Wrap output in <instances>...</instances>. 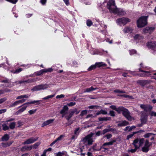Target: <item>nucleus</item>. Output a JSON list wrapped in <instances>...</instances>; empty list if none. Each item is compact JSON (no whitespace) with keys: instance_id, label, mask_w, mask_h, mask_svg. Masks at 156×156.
I'll use <instances>...</instances> for the list:
<instances>
[{"instance_id":"f257e3e1","label":"nucleus","mask_w":156,"mask_h":156,"mask_svg":"<svg viewBox=\"0 0 156 156\" xmlns=\"http://www.w3.org/2000/svg\"><path fill=\"white\" fill-rule=\"evenodd\" d=\"M107 8L109 10L111 13H114L118 15L123 16L126 14V12L123 9H117L115 5V1L110 0L108 2L107 4Z\"/></svg>"},{"instance_id":"f03ea898","label":"nucleus","mask_w":156,"mask_h":156,"mask_svg":"<svg viewBox=\"0 0 156 156\" xmlns=\"http://www.w3.org/2000/svg\"><path fill=\"white\" fill-rule=\"evenodd\" d=\"M94 135V133H91L90 134L86 136L82 140L83 143L86 145H90L92 144L94 142L92 137Z\"/></svg>"},{"instance_id":"7ed1b4c3","label":"nucleus","mask_w":156,"mask_h":156,"mask_svg":"<svg viewBox=\"0 0 156 156\" xmlns=\"http://www.w3.org/2000/svg\"><path fill=\"white\" fill-rule=\"evenodd\" d=\"M40 101H41L39 100L34 101H31L30 102L25 103L23 105V106L21 109H19L16 112L15 115H18L25 110L27 107V105L31 104H33L35 103H37V104H36V105H39L40 103Z\"/></svg>"},{"instance_id":"20e7f679","label":"nucleus","mask_w":156,"mask_h":156,"mask_svg":"<svg viewBox=\"0 0 156 156\" xmlns=\"http://www.w3.org/2000/svg\"><path fill=\"white\" fill-rule=\"evenodd\" d=\"M148 16L141 17L137 21V25L138 27H142L147 23V20Z\"/></svg>"},{"instance_id":"39448f33","label":"nucleus","mask_w":156,"mask_h":156,"mask_svg":"<svg viewBox=\"0 0 156 156\" xmlns=\"http://www.w3.org/2000/svg\"><path fill=\"white\" fill-rule=\"evenodd\" d=\"M116 22L120 26L124 25L130 22V20L128 18L122 17L117 19Z\"/></svg>"},{"instance_id":"423d86ee","label":"nucleus","mask_w":156,"mask_h":156,"mask_svg":"<svg viewBox=\"0 0 156 156\" xmlns=\"http://www.w3.org/2000/svg\"><path fill=\"white\" fill-rule=\"evenodd\" d=\"M48 87V85L46 84H40L33 87L31 90L33 91L41 90L46 89Z\"/></svg>"},{"instance_id":"0eeeda50","label":"nucleus","mask_w":156,"mask_h":156,"mask_svg":"<svg viewBox=\"0 0 156 156\" xmlns=\"http://www.w3.org/2000/svg\"><path fill=\"white\" fill-rule=\"evenodd\" d=\"M140 106L142 109L144 110V111L146 112H150L153 108L152 106L148 105L141 104Z\"/></svg>"},{"instance_id":"6e6552de","label":"nucleus","mask_w":156,"mask_h":156,"mask_svg":"<svg viewBox=\"0 0 156 156\" xmlns=\"http://www.w3.org/2000/svg\"><path fill=\"white\" fill-rule=\"evenodd\" d=\"M154 27H147L143 29V32L145 33H151L154 30Z\"/></svg>"},{"instance_id":"1a4fd4ad","label":"nucleus","mask_w":156,"mask_h":156,"mask_svg":"<svg viewBox=\"0 0 156 156\" xmlns=\"http://www.w3.org/2000/svg\"><path fill=\"white\" fill-rule=\"evenodd\" d=\"M122 114L128 120H131V118L129 115V112L127 109L125 108L122 112Z\"/></svg>"},{"instance_id":"9d476101","label":"nucleus","mask_w":156,"mask_h":156,"mask_svg":"<svg viewBox=\"0 0 156 156\" xmlns=\"http://www.w3.org/2000/svg\"><path fill=\"white\" fill-rule=\"evenodd\" d=\"M36 81V80L35 79H30L25 81H16L14 83H16V85L19 84H21L23 83H31L34 82H35Z\"/></svg>"},{"instance_id":"9b49d317","label":"nucleus","mask_w":156,"mask_h":156,"mask_svg":"<svg viewBox=\"0 0 156 156\" xmlns=\"http://www.w3.org/2000/svg\"><path fill=\"white\" fill-rule=\"evenodd\" d=\"M147 46L148 48L153 50L156 49V43L155 41L148 42L147 43Z\"/></svg>"},{"instance_id":"f8f14e48","label":"nucleus","mask_w":156,"mask_h":156,"mask_svg":"<svg viewBox=\"0 0 156 156\" xmlns=\"http://www.w3.org/2000/svg\"><path fill=\"white\" fill-rule=\"evenodd\" d=\"M37 140V138H35L32 137L29 139L23 142V144H29L33 143Z\"/></svg>"},{"instance_id":"ddd939ff","label":"nucleus","mask_w":156,"mask_h":156,"mask_svg":"<svg viewBox=\"0 0 156 156\" xmlns=\"http://www.w3.org/2000/svg\"><path fill=\"white\" fill-rule=\"evenodd\" d=\"M68 110V108L67 105H65L63 107L62 109L60 112V113L62 115V117L64 116L67 113Z\"/></svg>"},{"instance_id":"4468645a","label":"nucleus","mask_w":156,"mask_h":156,"mask_svg":"<svg viewBox=\"0 0 156 156\" xmlns=\"http://www.w3.org/2000/svg\"><path fill=\"white\" fill-rule=\"evenodd\" d=\"M141 113L142 114L141 116V121L142 123H144L147 121V116L146 114H144V111H142Z\"/></svg>"},{"instance_id":"2eb2a0df","label":"nucleus","mask_w":156,"mask_h":156,"mask_svg":"<svg viewBox=\"0 0 156 156\" xmlns=\"http://www.w3.org/2000/svg\"><path fill=\"white\" fill-rule=\"evenodd\" d=\"M136 82L137 83L143 87L149 83V82L147 80H139L137 81Z\"/></svg>"},{"instance_id":"dca6fc26","label":"nucleus","mask_w":156,"mask_h":156,"mask_svg":"<svg viewBox=\"0 0 156 156\" xmlns=\"http://www.w3.org/2000/svg\"><path fill=\"white\" fill-rule=\"evenodd\" d=\"M54 120V119H51L45 121H44L42 124L41 127H44L45 126L49 125V124L52 123Z\"/></svg>"},{"instance_id":"f3484780","label":"nucleus","mask_w":156,"mask_h":156,"mask_svg":"<svg viewBox=\"0 0 156 156\" xmlns=\"http://www.w3.org/2000/svg\"><path fill=\"white\" fill-rule=\"evenodd\" d=\"M133 144L136 148H139L140 147L139 142V139H136L134 140L133 143Z\"/></svg>"},{"instance_id":"a211bd4d","label":"nucleus","mask_w":156,"mask_h":156,"mask_svg":"<svg viewBox=\"0 0 156 156\" xmlns=\"http://www.w3.org/2000/svg\"><path fill=\"white\" fill-rule=\"evenodd\" d=\"M98 89V88L97 87H94L93 86H92L90 88H87L85 89L84 91V92H89L93 90H96Z\"/></svg>"},{"instance_id":"6ab92c4d","label":"nucleus","mask_w":156,"mask_h":156,"mask_svg":"<svg viewBox=\"0 0 156 156\" xmlns=\"http://www.w3.org/2000/svg\"><path fill=\"white\" fill-rule=\"evenodd\" d=\"M133 38L135 40L139 41L143 39L144 37L140 34H137L133 37Z\"/></svg>"},{"instance_id":"aec40b11","label":"nucleus","mask_w":156,"mask_h":156,"mask_svg":"<svg viewBox=\"0 0 156 156\" xmlns=\"http://www.w3.org/2000/svg\"><path fill=\"white\" fill-rule=\"evenodd\" d=\"M129 124V123L126 121H123L122 122H120L118 124L119 126H127Z\"/></svg>"},{"instance_id":"412c9836","label":"nucleus","mask_w":156,"mask_h":156,"mask_svg":"<svg viewBox=\"0 0 156 156\" xmlns=\"http://www.w3.org/2000/svg\"><path fill=\"white\" fill-rule=\"evenodd\" d=\"M69 112L73 115L74 113L76 115L78 114L80 112V111H78L76 108H75L73 109H71Z\"/></svg>"},{"instance_id":"4be33fe9","label":"nucleus","mask_w":156,"mask_h":156,"mask_svg":"<svg viewBox=\"0 0 156 156\" xmlns=\"http://www.w3.org/2000/svg\"><path fill=\"white\" fill-rule=\"evenodd\" d=\"M133 29L130 27H126L123 30V31L124 33H131L133 31Z\"/></svg>"},{"instance_id":"5701e85b","label":"nucleus","mask_w":156,"mask_h":156,"mask_svg":"<svg viewBox=\"0 0 156 156\" xmlns=\"http://www.w3.org/2000/svg\"><path fill=\"white\" fill-rule=\"evenodd\" d=\"M32 149V146H31L29 147L28 146H25L22 147L21 148V151H25L26 150L28 151L31 150Z\"/></svg>"},{"instance_id":"b1692460","label":"nucleus","mask_w":156,"mask_h":156,"mask_svg":"<svg viewBox=\"0 0 156 156\" xmlns=\"http://www.w3.org/2000/svg\"><path fill=\"white\" fill-rule=\"evenodd\" d=\"M97 145L96 144H95L93 146L91 147L89 149V151H99L100 150V149H97L96 148Z\"/></svg>"},{"instance_id":"393cba45","label":"nucleus","mask_w":156,"mask_h":156,"mask_svg":"<svg viewBox=\"0 0 156 156\" xmlns=\"http://www.w3.org/2000/svg\"><path fill=\"white\" fill-rule=\"evenodd\" d=\"M116 140H112L111 141L108 142H106L104 143L103 144V146H105L106 145H112L113 144V143L116 142Z\"/></svg>"},{"instance_id":"a878e982","label":"nucleus","mask_w":156,"mask_h":156,"mask_svg":"<svg viewBox=\"0 0 156 156\" xmlns=\"http://www.w3.org/2000/svg\"><path fill=\"white\" fill-rule=\"evenodd\" d=\"M95 65H96V67H100L103 66H106V64L102 62H96L95 63Z\"/></svg>"},{"instance_id":"bb28decb","label":"nucleus","mask_w":156,"mask_h":156,"mask_svg":"<svg viewBox=\"0 0 156 156\" xmlns=\"http://www.w3.org/2000/svg\"><path fill=\"white\" fill-rule=\"evenodd\" d=\"M125 108L122 106L119 107L117 108L116 111L119 113H120L121 112H123Z\"/></svg>"},{"instance_id":"cd10ccee","label":"nucleus","mask_w":156,"mask_h":156,"mask_svg":"<svg viewBox=\"0 0 156 156\" xmlns=\"http://www.w3.org/2000/svg\"><path fill=\"white\" fill-rule=\"evenodd\" d=\"M151 145V143H149L148 140H146L145 142L144 145V147L149 148V147Z\"/></svg>"},{"instance_id":"c85d7f7f","label":"nucleus","mask_w":156,"mask_h":156,"mask_svg":"<svg viewBox=\"0 0 156 156\" xmlns=\"http://www.w3.org/2000/svg\"><path fill=\"white\" fill-rule=\"evenodd\" d=\"M111 118L109 117H99L98 119L100 121H107L111 119Z\"/></svg>"},{"instance_id":"c756f323","label":"nucleus","mask_w":156,"mask_h":156,"mask_svg":"<svg viewBox=\"0 0 156 156\" xmlns=\"http://www.w3.org/2000/svg\"><path fill=\"white\" fill-rule=\"evenodd\" d=\"M9 139V136L7 134H5L2 138V141H5L8 140Z\"/></svg>"},{"instance_id":"7c9ffc66","label":"nucleus","mask_w":156,"mask_h":156,"mask_svg":"<svg viewBox=\"0 0 156 156\" xmlns=\"http://www.w3.org/2000/svg\"><path fill=\"white\" fill-rule=\"evenodd\" d=\"M44 73H45L44 69H43L36 72L35 73L37 76H40Z\"/></svg>"},{"instance_id":"2f4dec72","label":"nucleus","mask_w":156,"mask_h":156,"mask_svg":"<svg viewBox=\"0 0 156 156\" xmlns=\"http://www.w3.org/2000/svg\"><path fill=\"white\" fill-rule=\"evenodd\" d=\"M144 68V66H143L142 63H141L140 64V68L139 69V70L140 72H143L144 73H149L150 72L149 71H144L143 70L141 69V68Z\"/></svg>"},{"instance_id":"473e14b6","label":"nucleus","mask_w":156,"mask_h":156,"mask_svg":"<svg viewBox=\"0 0 156 156\" xmlns=\"http://www.w3.org/2000/svg\"><path fill=\"white\" fill-rule=\"evenodd\" d=\"M135 128V126H132L131 127L129 126H127L124 129L125 131H126L128 130V128H129V129H128V131H131L133 129Z\"/></svg>"},{"instance_id":"72a5a7b5","label":"nucleus","mask_w":156,"mask_h":156,"mask_svg":"<svg viewBox=\"0 0 156 156\" xmlns=\"http://www.w3.org/2000/svg\"><path fill=\"white\" fill-rule=\"evenodd\" d=\"M41 143L40 142H37L34 144L32 146V148L35 149L37 148V147L40 145Z\"/></svg>"},{"instance_id":"f704fd0d","label":"nucleus","mask_w":156,"mask_h":156,"mask_svg":"<svg viewBox=\"0 0 156 156\" xmlns=\"http://www.w3.org/2000/svg\"><path fill=\"white\" fill-rule=\"evenodd\" d=\"M12 143H2V145L3 147H7L9 146Z\"/></svg>"},{"instance_id":"c9c22d12","label":"nucleus","mask_w":156,"mask_h":156,"mask_svg":"<svg viewBox=\"0 0 156 156\" xmlns=\"http://www.w3.org/2000/svg\"><path fill=\"white\" fill-rule=\"evenodd\" d=\"M149 74L144 73H143L137 74L136 75H138L140 77H146L148 76Z\"/></svg>"},{"instance_id":"e433bc0d","label":"nucleus","mask_w":156,"mask_h":156,"mask_svg":"<svg viewBox=\"0 0 156 156\" xmlns=\"http://www.w3.org/2000/svg\"><path fill=\"white\" fill-rule=\"evenodd\" d=\"M87 113V110H83L81 112L80 114V116L82 117L83 116L86 115Z\"/></svg>"},{"instance_id":"4c0bfd02","label":"nucleus","mask_w":156,"mask_h":156,"mask_svg":"<svg viewBox=\"0 0 156 156\" xmlns=\"http://www.w3.org/2000/svg\"><path fill=\"white\" fill-rule=\"evenodd\" d=\"M16 126V123L15 122H12L10 123L9 125V127L11 129H14Z\"/></svg>"},{"instance_id":"58836bf2","label":"nucleus","mask_w":156,"mask_h":156,"mask_svg":"<svg viewBox=\"0 0 156 156\" xmlns=\"http://www.w3.org/2000/svg\"><path fill=\"white\" fill-rule=\"evenodd\" d=\"M137 132H133L132 133L128 135L127 136L126 139H129L131 138L134 135V134L137 133Z\"/></svg>"},{"instance_id":"ea45409f","label":"nucleus","mask_w":156,"mask_h":156,"mask_svg":"<svg viewBox=\"0 0 156 156\" xmlns=\"http://www.w3.org/2000/svg\"><path fill=\"white\" fill-rule=\"evenodd\" d=\"M144 141V138H141L139 140V144H140V147L142 146Z\"/></svg>"},{"instance_id":"a19ab883","label":"nucleus","mask_w":156,"mask_h":156,"mask_svg":"<svg viewBox=\"0 0 156 156\" xmlns=\"http://www.w3.org/2000/svg\"><path fill=\"white\" fill-rule=\"evenodd\" d=\"M99 107V106L97 105H91L88 106V108L90 109H97Z\"/></svg>"},{"instance_id":"79ce46f5","label":"nucleus","mask_w":156,"mask_h":156,"mask_svg":"<svg viewBox=\"0 0 156 156\" xmlns=\"http://www.w3.org/2000/svg\"><path fill=\"white\" fill-rule=\"evenodd\" d=\"M73 116V115L70 113V112H69V115H66L65 116V118L68 121H69Z\"/></svg>"},{"instance_id":"37998d69","label":"nucleus","mask_w":156,"mask_h":156,"mask_svg":"<svg viewBox=\"0 0 156 156\" xmlns=\"http://www.w3.org/2000/svg\"><path fill=\"white\" fill-rule=\"evenodd\" d=\"M96 68V65L95 64L92 65L90 66L88 69V71H91L92 70L95 69Z\"/></svg>"},{"instance_id":"c03bdc74","label":"nucleus","mask_w":156,"mask_h":156,"mask_svg":"<svg viewBox=\"0 0 156 156\" xmlns=\"http://www.w3.org/2000/svg\"><path fill=\"white\" fill-rule=\"evenodd\" d=\"M65 137L64 135H61L59 137H58L55 140L56 141V142H57L58 141L61 140H62L63 137Z\"/></svg>"},{"instance_id":"a18cd8bd","label":"nucleus","mask_w":156,"mask_h":156,"mask_svg":"<svg viewBox=\"0 0 156 156\" xmlns=\"http://www.w3.org/2000/svg\"><path fill=\"white\" fill-rule=\"evenodd\" d=\"M55 94L53 95H48L46 96V97H44L43 98V99L44 100L48 99L50 98H52L55 96Z\"/></svg>"},{"instance_id":"49530a36","label":"nucleus","mask_w":156,"mask_h":156,"mask_svg":"<svg viewBox=\"0 0 156 156\" xmlns=\"http://www.w3.org/2000/svg\"><path fill=\"white\" fill-rule=\"evenodd\" d=\"M87 24L88 26L90 27L92 24V22L90 20H88L87 21Z\"/></svg>"},{"instance_id":"de8ad7c7","label":"nucleus","mask_w":156,"mask_h":156,"mask_svg":"<svg viewBox=\"0 0 156 156\" xmlns=\"http://www.w3.org/2000/svg\"><path fill=\"white\" fill-rule=\"evenodd\" d=\"M149 150V148L144 147L142 148V151L144 152H147Z\"/></svg>"},{"instance_id":"09e8293b","label":"nucleus","mask_w":156,"mask_h":156,"mask_svg":"<svg viewBox=\"0 0 156 156\" xmlns=\"http://www.w3.org/2000/svg\"><path fill=\"white\" fill-rule=\"evenodd\" d=\"M36 109H32L29 111H28V112L30 114L32 115L34 113L36 112Z\"/></svg>"},{"instance_id":"8fccbe9b","label":"nucleus","mask_w":156,"mask_h":156,"mask_svg":"<svg viewBox=\"0 0 156 156\" xmlns=\"http://www.w3.org/2000/svg\"><path fill=\"white\" fill-rule=\"evenodd\" d=\"M137 149H138L136 148L135 147V148L134 149H131L130 150H128V151L129 152H131L132 153H133L135 152L136 151V150Z\"/></svg>"},{"instance_id":"3c124183","label":"nucleus","mask_w":156,"mask_h":156,"mask_svg":"<svg viewBox=\"0 0 156 156\" xmlns=\"http://www.w3.org/2000/svg\"><path fill=\"white\" fill-rule=\"evenodd\" d=\"M152 134L151 133H147L144 135V137L145 138H148L152 136Z\"/></svg>"},{"instance_id":"603ef678","label":"nucleus","mask_w":156,"mask_h":156,"mask_svg":"<svg viewBox=\"0 0 156 156\" xmlns=\"http://www.w3.org/2000/svg\"><path fill=\"white\" fill-rule=\"evenodd\" d=\"M2 127H3V129L4 130H7L9 129V127L7 126L6 124H3L2 125Z\"/></svg>"},{"instance_id":"864d4df0","label":"nucleus","mask_w":156,"mask_h":156,"mask_svg":"<svg viewBox=\"0 0 156 156\" xmlns=\"http://www.w3.org/2000/svg\"><path fill=\"white\" fill-rule=\"evenodd\" d=\"M19 102L18 101H16L14 102L13 103H12L10 106V107H13L14 106H16L17 105L19 104Z\"/></svg>"},{"instance_id":"5fc2aeb1","label":"nucleus","mask_w":156,"mask_h":156,"mask_svg":"<svg viewBox=\"0 0 156 156\" xmlns=\"http://www.w3.org/2000/svg\"><path fill=\"white\" fill-rule=\"evenodd\" d=\"M76 105V103L74 102H70L69 103L67 104V106H72L75 105Z\"/></svg>"},{"instance_id":"6e6d98bb","label":"nucleus","mask_w":156,"mask_h":156,"mask_svg":"<svg viewBox=\"0 0 156 156\" xmlns=\"http://www.w3.org/2000/svg\"><path fill=\"white\" fill-rule=\"evenodd\" d=\"M7 100V98H4L0 99V104L3 103Z\"/></svg>"},{"instance_id":"4d7b16f0","label":"nucleus","mask_w":156,"mask_h":156,"mask_svg":"<svg viewBox=\"0 0 156 156\" xmlns=\"http://www.w3.org/2000/svg\"><path fill=\"white\" fill-rule=\"evenodd\" d=\"M100 112L101 114L103 115H106L107 114V112L106 111L103 109H101L100 110Z\"/></svg>"},{"instance_id":"13d9d810","label":"nucleus","mask_w":156,"mask_h":156,"mask_svg":"<svg viewBox=\"0 0 156 156\" xmlns=\"http://www.w3.org/2000/svg\"><path fill=\"white\" fill-rule=\"evenodd\" d=\"M0 82L1 83H9V80L8 79H5V80H2L1 81H0Z\"/></svg>"},{"instance_id":"bf43d9fd","label":"nucleus","mask_w":156,"mask_h":156,"mask_svg":"<svg viewBox=\"0 0 156 156\" xmlns=\"http://www.w3.org/2000/svg\"><path fill=\"white\" fill-rule=\"evenodd\" d=\"M47 2V0H40V2L42 5L46 4Z\"/></svg>"},{"instance_id":"052dcab7","label":"nucleus","mask_w":156,"mask_h":156,"mask_svg":"<svg viewBox=\"0 0 156 156\" xmlns=\"http://www.w3.org/2000/svg\"><path fill=\"white\" fill-rule=\"evenodd\" d=\"M22 70V68H20L19 69H17L16 70L14 73H18L20 72Z\"/></svg>"},{"instance_id":"680f3d73","label":"nucleus","mask_w":156,"mask_h":156,"mask_svg":"<svg viewBox=\"0 0 156 156\" xmlns=\"http://www.w3.org/2000/svg\"><path fill=\"white\" fill-rule=\"evenodd\" d=\"M109 107L110 108H111L113 110H115L116 111L117 108L116 107V106L115 105H111V106H110Z\"/></svg>"},{"instance_id":"e2e57ef3","label":"nucleus","mask_w":156,"mask_h":156,"mask_svg":"<svg viewBox=\"0 0 156 156\" xmlns=\"http://www.w3.org/2000/svg\"><path fill=\"white\" fill-rule=\"evenodd\" d=\"M109 114L112 116H115V112L113 111H110Z\"/></svg>"},{"instance_id":"0e129e2a","label":"nucleus","mask_w":156,"mask_h":156,"mask_svg":"<svg viewBox=\"0 0 156 156\" xmlns=\"http://www.w3.org/2000/svg\"><path fill=\"white\" fill-rule=\"evenodd\" d=\"M45 73H46L47 72H51L52 71V69L51 68H49L48 69H44Z\"/></svg>"},{"instance_id":"69168bd1","label":"nucleus","mask_w":156,"mask_h":156,"mask_svg":"<svg viewBox=\"0 0 156 156\" xmlns=\"http://www.w3.org/2000/svg\"><path fill=\"white\" fill-rule=\"evenodd\" d=\"M64 153L59 152L56 154V156H62L64 155Z\"/></svg>"},{"instance_id":"338daca9","label":"nucleus","mask_w":156,"mask_h":156,"mask_svg":"<svg viewBox=\"0 0 156 156\" xmlns=\"http://www.w3.org/2000/svg\"><path fill=\"white\" fill-rule=\"evenodd\" d=\"M108 130H109L108 129H104L103 131L102 134H104L106 133L109 132Z\"/></svg>"},{"instance_id":"774afa93","label":"nucleus","mask_w":156,"mask_h":156,"mask_svg":"<svg viewBox=\"0 0 156 156\" xmlns=\"http://www.w3.org/2000/svg\"><path fill=\"white\" fill-rule=\"evenodd\" d=\"M151 115L152 116H154L156 117V112H151Z\"/></svg>"}]
</instances>
